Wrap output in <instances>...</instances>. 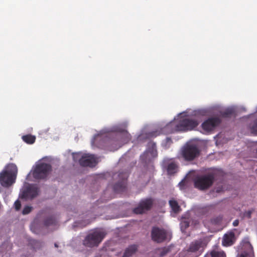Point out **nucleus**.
Listing matches in <instances>:
<instances>
[{
	"instance_id": "1",
	"label": "nucleus",
	"mask_w": 257,
	"mask_h": 257,
	"mask_svg": "<svg viewBox=\"0 0 257 257\" xmlns=\"http://www.w3.org/2000/svg\"><path fill=\"white\" fill-rule=\"evenodd\" d=\"M220 173L218 170L213 169L205 174L196 176L193 180L195 188L201 191L208 189L213 184Z\"/></svg>"
},
{
	"instance_id": "2",
	"label": "nucleus",
	"mask_w": 257,
	"mask_h": 257,
	"mask_svg": "<svg viewBox=\"0 0 257 257\" xmlns=\"http://www.w3.org/2000/svg\"><path fill=\"white\" fill-rule=\"evenodd\" d=\"M18 168L13 163L9 164L0 173V184L5 188H8L15 182Z\"/></svg>"
},
{
	"instance_id": "3",
	"label": "nucleus",
	"mask_w": 257,
	"mask_h": 257,
	"mask_svg": "<svg viewBox=\"0 0 257 257\" xmlns=\"http://www.w3.org/2000/svg\"><path fill=\"white\" fill-rule=\"evenodd\" d=\"M200 153V151L196 145L186 144L182 148L180 155L185 161H191L198 157Z\"/></svg>"
},
{
	"instance_id": "4",
	"label": "nucleus",
	"mask_w": 257,
	"mask_h": 257,
	"mask_svg": "<svg viewBox=\"0 0 257 257\" xmlns=\"http://www.w3.org/2000/svg\"><path fill=\"white\" fill-rule=\"evenodd\" d=\"M105 233L96 229L89 233L83 240V244L87 247L97 246L105 236Z\"/></svg>"
},
{
	"instance_id": "5",
	"label": "nucleus",
	"mask_w": 257,
	"mask_h": 257,
	"mask_svg": "<svg viewBox=\"0 0 257 257\" xmlns=\"http://www.w3.org/2000/svg\"><path fill=\"white\" fill-rule=\"evenodd\" d=\"M51 166L47 163H41L36 166L33 172V176L36 179L46 178L51 171Z\"/></svg>"
},
{
	"instance_id": "6",
	"label": "nucleus",
	"mask_w": 257,
	"mask_h": 257,
	"mask_svg": "<svg viewBox=\"0 0 257 257\" xmlns=\"http://www.w3.org/2000/svg\"><path fill=\"white\" fill-rule=\"evenodd\" d=\"M199 122L196 119L184 118L181 120L175 126V131L187 132L193 130L196 127Z\"/></svg>"
},
{
	"instance_id": "7",
	"label": "nucleus",
	"mask_w": 257,
	"mask_h": 257,
	"mask_svg": "<svg viewBox=\"0 0 257 257\" xmlns=\"http://www.w3.org/2000/svg\"><path fill=\"white\" fill-rule=\"evenodd\" d=\"M238 251L236 257H254L253 247L247 239L241 241L238 246Z\"/></svg>"
},
{
	"instance_id": "8",
	"label": "nucleus",
	"mask_w": 257,
	"mask_h": 257,
	"mask_svg": "<svg viewBox=\"0 0 257 257\" xmlns=\"http://www.w3.org/2000/svg\"><path fill=\"white\" fill-rule=\"evenodd\" d=\"M168 233L164 229L153 227L151 231L152 239L157 243H161L168 239Z\"/></svg>"
},
{
	"instance_id": "9",
	"label": "nucleus",
	"mask_w": 257,
	"mask_h": 257,
	"mask_svg": "<svg viewBox=\"0 0 257 257\" xmlns=\"http://www.w3.org/2000/svg\"><path fill=\"white\" fill-rule=\"evenodd\" d=\"M117 176L118 180L114 184L113 189L115 192L119 193L125 190L128 174L127 172H123L119 173Z\"/></svg>"
},
{
	"instance_id": "10",
	"label": "nucleus",
	"mask_w": 257,
	"mask_h": 257,
	"mask_svg": "<svg viewBox=\"0 0 257 257\" xmlns=\"http://www.w3.org/2000/svg\"><path fill=\"white\" fill-rule=\"evenodd\" d=\"M153 204V200L152 198H147L142 200L138 207L135 208L133 212L135 214H141L151 209Z\"/></svg>"
},
{
	"instance_id": "11",
	"label": "nucleus",
	"mask_w": 257,
	"mask_h": 257,
	"mask_svg": "<svg viewBox=\"0 0 257 257\" xmlns=\"http://www.w3.org/2000/svg\"><path fill=\"white\" fill-rule=\"evenodd\" d=\"M221 123V119L217 117H210L204 121L201 126L206 132H210L214 130Z\"/></svg>"
},
{
	"instance_id": "12",
	"label": "nucleus",
	"mask_w": 257,
	"mask_h": 257,
	"mask_svg": "<svg viewBox=\"0 0 257 257\" xmlns=\"http://www.w3.org/2000/svg\"><path fill=\"white\" fill-rule=\"evenodd\" d=\"M79 164L83 167H93L96 164V158L94 155L83 154L79 161Z\"/></svg>"
},
{
	"instance_id": "13",
	"label": "nucleus",
	"mask_w": 257,
	"mask_h": 257,
	"mask_svg": "<svg viewBox=\"0 0 257 257\" xmlns=\"http://www.w3.org/2000/svg\"><path fill=\"white\" fill-rule=\"evenodd\" d=\"M206 245L207 243L205 239H199L192 242L187 250L192 252H202Z\"/></svg>"
},
{
	"instance_id": "14",
	"label": "nucleus",
	"mask_w": 257,
	"mask_h": 257,
	"mask_svg": "<svg viewBox=\"0 0 257 257\" xmlns=\"http://www.w3.org/2000/svg\"><path fill=\"white\" fill-rule=\"evenodd\" d=\"M38 193V189L35 186L27 187L22 192V198L25 199H32L36 197Z\"/></svg>"
},
{
	"instance_id": "15",
	"label": "nucleus",
	"mask_w": 257,
	"mask_h": 257,
	"mask_svg": "<svg viewBox=\"0 0 257 257\" xmlns=\"http://www.w3.org/2000/svg\"><path fill=\"white\" fill-rule=\"evenodd\" d=\"M235 241V233L232 230H231L224 234L222 240V244L226 247L231 246Z\"/></svg>"
},
{
	"instance_id": "16",
	"label": "nucleus",
	"mask_w": 257,
	"mask_h": 257,
	"mask_svg": "<svg viewBox=\"0 0 257 257\" xmlns=\"http://www.w3.org/2000/svg\"><path fill=\"white\" fill-rule=\"evenodd\" d=\"M138 250V245L133 244L126 248L123 253V257H130L134 254Z\"/></svg>"
},
{
	"instance_id": "17",
	"label": "nucleus",
	"mask_w": 257,
	"mask_h": 257,
	"mask_svg": "<svg viewBox=\"0 0 257 257\" xmlns=\"http://www.w3.org/2000/svg\"><path fill=\"white\" fill-rule=\"evenodd\" d=\"M169 205L174 213H178L181 210L180 206L179 205L178 202L174 200L171 199L169 202Z\"/></svg>"
},
{
	"instance_id": "18",
	"label": "nucleus",
	"mask_w": 257,
	"mask_h": 257,
	"mask_svg": "<svg viewBox=\"0 0 257 257\" xmlns=\"http://www.w3.org/2000/svg\"><path fill=\"white\" fill-rule=\"evenodd\" d=\"M57 224V221L55 217L51 216L47 218L44 221V225L46 226H55Z\"/></svg>"
},
{
	"instance_id": "19",
	"label": "nucleus",
	"mask_w": 257,
	"mask_h": 257,
	"mask_svg": "<svg viewBox=\"0 0 257 257\" xmlns=\"http://www.w3.org/2000/svg\"><path fill=\"white\" fill-rule=\"evenodd\" d=\"M23 141L28 144H33L36 140V137L31 135H27L22 137Z\"/></svg>"
},
{
	"instance_id": "20",
	"label": "nucleus",
	"mask_w": 257,
	"mask_h": 257,
	"mask_svg": "<svg viewBox=\"0 0 257 257\" xmlns=\"http://www.w3.org/2000/svg\"><path fill=\"white\" fill-rule=\"evenodd\" d=\"M177 166L175 163H171L168 164L167 168L168 174L171 175L174 174L176 171Z\"/></svg>"
},
{
	"instance_id": "21",
	"label": "nucleus",
	"mask_w": 257,
	"mask_h": 257,
	"mask_svg": "<svg viewBox=\"0 0 257 257\" xmlns=\"http://www.w3.org/2000/svg\"><path fill=\"white\" fill-rule=\"evenodd\" d=\"M211 257H226V254L223 250H213L210 252Z\"/></svg>"
},
{
	"instance_id": "22",
	"label": "nucleus",
	"mask_w": 257,
	"mask_h": 257,
	"mask_svg": "<svg viewBox=\"0 0 257 257\" xmlns=\"http://www.w3.org/2000/svg\"><path fill=\"white\" fill-rule=\"evenodd\" d=\"M156 144L152 142H150L148 144V151L150 152L152 154H154L156 152Z\"/></svg>"
},
{
	"instance_id": "23",
	"label": "nucleus",
	"mask_w": 257,
	"mask_h": 257,
	"mask_svg": "<svg viewBox=\"0 0 257 257\" xmlns=\"http://www.w3.org/2000/svg\"><path fill=\"white\" fill-rule=\"evenodd\" d=\"M250 130L253 134L257 135V119L255 120L253 124L250 126Z\"/></svg>"
},
{
	"instance_id": "24",
	"label": "nucleus",
	"mask_w": 257,
	"mask_h": 257,
	"mask_svg": "<svg viewBox=\"0 0 257 257\" xmlns=\"http://www.w3.org/2000/svg\"><path fill=\"white\" fill-rule=\"evenodd\" d=\"M171 251V248L169 247H165L161 249L160 255L161 257L165 256L167 254Z\"/></svg>"
},
{
	"instance_id": "25",
	"label": "nucleus",
	"mask_w": 257,
	"mask_h": 257,
	"mask_svg": "<svg viewBox=\"0 0 257 257\" xmlns=\"http://www.w3.org/2000/svg\"><path fill=\"white\" fill-rule=\"evenodd\" d=\"M190 222L187 220H184L181 221V229L182 230H184L189 226Z\"/></svg>"
},
{
	"instance_id": "26",
	"label": "nucleus",
	"mask_w": 257,
	"mask_h": 257,
	"mask_svg": "<svg viewBox=\"0 0 257 257\" xmlns=\"http://www.w3.org/2000/svg\"><path fill=\"white\" fill-rule=\"evenodd\" d=\"M32 210V207L30 206H25L22 211V213L24 215H26L29 214Z\"/></svg>"
},
{
	"instance_id": "27",
	"label": "nucleus",
	"mask_w": 257,
	"mask_h": 257,
	"mask_svg": "<svg viewBox=\"0 0 257 257\" xmlns=\"http://www.w3.org/2000/svg\"><path fill=\"white\" fill-rule=\"evenodd\" d=\"M233 110L231 109H228L226 110L223 113V116L225 117H228L233 113Z\"/></svg>"
},
{
	"instance_id": "28",
	"label": "nucleus",
	"mask_w": 257,
	"mask_h": 257,
	"mask_svg": "<svg viewBox=\"0 0 257 257\" xmlns=\"http://www.w3.org/2000/svg\"><path fill=\"white\" fill-rule=\"evenodd\" d=\"M14 205H15V209L17 211L19 210L21 207V202L19 200H16L14 203Z\"/></svg>"
},
{
	"instance_id": "29",
	"label": "nucleus",
	"mask_w": 257,
	"mask_h": 257,
	"mask_svg": "<svg viewBox=\"0 0 257 257\" xmlns=\"http://www.w3.org/2000/svg\"><path fill=\"white\" fill-rule=\"evenodd\" d=\"M222 220V218L221 217H217L216 218H214L212 219V222L214 223L215 224L219 223Z\"/></svg>"
},
{
	"instance_id": "30",
	"label": "nucleus",
	"mask_w": 257,
	"mask_h": 257,
	"mask_svg": "<svg viewBox=\"0 0 257 257\" xmlns=\"http://www.w3.org/2000/svg\"><path fill=\"white\" fill-rule=\"evenodd\" d=\"M222 220V218L221 217H217L216 218H214L212 219V222L214 223L215 224L219 223Z\"/></svg>"
},
{
	"instance_id": "31",
	"label": "nucleus",
	"mask_w": 257,
	"mask_h": 257,
	"mask_svg": "<svg viewBox=\"0 0 257 257\" xmlns=\"http://www.w3.org/2000/svg\"><path fill=\"white\" fill-rule=\"evenodd\" d=\"M252 212V211L251 210L245 211L244 213V216L248 218H250Z\"/></svg>"
},
{
	"instance_id": "32",
	"label": "nucleus",
	"mask_w": 257,
	"mask_h": 257,
	"mask_svg": "<svg viewBox=\"0 0 257 257\" xmlns=\"http://www.w3.org/2000/svg\"><path fill=\"white\" fill-rule=\"evenodd\" d=\"M222 191H223V188L222 187H219L215 189V191L217 193H220V192H222Z\"/></svg>"
},
{
	"instance_id": "33",
	"label": "nucleus",
	"mask_w": 257,
	"mask_h": 257,
	"mask_svg": "<svg viewBox=\"0 0 257 257\" xmlns=\"http://www.w3.org/2000/svg\"><path fill=\"white\" fill-rule=\"evenodd\" d=\"M238 224H239V220L238 219H236L233 222V225L234 226H237L238 225Z\"/></svg>"
},
{
	"instance_id": "34",
	"label": "nucleus",
	"mask_w": 257,
	"mask_h": 257,
	"mask_svg": "<svg viewBox=\"0 0 257 257\" xmlns=\"http://www.w3.org/2000/svg\"><path fill=\"white\" fill-rule=\"evenodd\" d=\"M172 125H173V124H172V123H171V124H169V125H167V127H169L170 126H172Z\"/></svg>"
},
{
	"instance_id": "35",
	"label": "nucleus",
	"mask_w": 257,
	"mask_h": 257,
	"mask_svg": "<svg viewBox=\"0 0 257 257\" xmlns=\"http://www.w3.org/2000/svg\"><path fill=\"white\" fill-rule=\"evenodd\" d=\"M54 245H55V246L56 247H58V245H57V244L56 243H55L54 244Z\"/></svg>"
},
{
	"instance_id": "36",
	"label": "nucleus",
	"mask_w": 257,
	"mask_h": 257,
	"mask_svg": "<svg viewBox=\"0 0 257 257\" xmlns=\"http://www.w3.org/2000/svg\"><path fill=\"white\" fill-rule=\"evenodd\" d=\"M35 243H39V242H38V241H35Z\"/></svg>"
},
{
	"instance_id": "37",
	"label": "nucleus",
	"mask_w": 257,
	"mask_h": 257,
	"mask_svg": "<svg viewBox=\"0 0 257 257\" xmlns=\"http://www.w3.org/2000/svg\"><path fill=\"white\" fill-rule=\"evenodd\" d=\"M182 183V182H180L179 184L181 185Z\"/></svg>"
},
{
	"instance_id": "38",
	"label": "nucleus",
	"mask_w": 257,
	"mask_h": 257,
	"mask_svg": "<svg viewBox=\"0 0 257 257\" xmlns=\"http://www.w3.org/2000/svg\"><path fill=\"white\" fill-rule=\"evenodd\" d=\"M167 140H171V139H169V138H167Z\"/></svg>"
}]
</instances>
